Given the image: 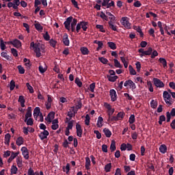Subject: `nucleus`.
<instances>
[{
  "instance_id": "3",
  "label": "nucleus",
  "mask_w": 175,
  "mask_h": 175,
  "mask_svg": "<svg viewBox=\"0 0 175 175\" xmlns=\"http://www.w3.org/2000/svg\"><path fill=\"white\" fill-rule=\"evenodd\" d=\"M163 98L167 105H173V99L172 98V95L169 94V92L164 91L163 93Z\"/></svg>"
},
{
  "instance_id": "44",
  "label": "nucleus",
  "mask_w": 175,
  "mask_h": 175,
  "mask_svg": "<svg viewBox=\"0 0 175 175\" xmlns=\"http://www.w3.org/2000/svg\"><path fill=\"white\" fill-rule=\"evenodd\" d=\"M163 121H166V117L164 115H161L159 116V125H162V122H163Z\"/></svg>"
},
{
  "instance_id": "54",
  "label": "nucleus",
  "mask_w": 175,
  "mask_h": 175,
  "mask_svg": "<svg viewBox=\"0 0 175 175\" xmlns=\"http://www.w3.org/2000/svg\"><path fill=\"white\" fill-rule=\"evenodd\" d=\"M15 87H16V82H14V80H12L10 81V91H13V90H14Z\"/></svg>"
},
{
  "instance_id": "28",
  "label": "nucleus",
  "mask_w": 175,
  "mask_h": 175,
  "mask_svg": "<svg viewBox=\"0 0 175 175\" xmlns=\"http://www.w3.org/2000/svg\"><path fill=\"white\" fill-rule=\"evenodd\" d=\"M10 172H11V175L17 174V172H18V168H17L16 165H13L11 167Z\"/></svg>"
},
{
  "instance_id": "63",
  "label": "nucleus",
  "mask_w": 175,
  "mask_h": 175,
  "mask_svg": "<svg viewBox=\"0 0 175 175\" xmlns=\"http://www.w3.org/2000/svg\"><path fill=\"white\" fill-rule=\"evenodd\" d=\"M43 38L46 41L50 40V35L49 34L48 31H46L45 34H44Z\"/></svg>"
},
{
  "instance_id": "62",
  "label": "nucleus",
  "mask_w": 175,
  "mask_h": 175,
  "mask_svg": "<svg viewBox=\"0 0 175 175\" xmlns=\"http://www.w3.org/2000/svg\"><path fill=\"white\" fill-rule=\"evenodd\" d=\"M90 90L91 92H95V83H92L90 85Z\"/></svg>"
},
{
  "instance_id": "27",
  "label": "nucleus",
  "mask_w": 175,
  "mask_h": 175,
  "mask_svg": "<svg viewBox=\"0 0 175 175\" xmlns=\"http://www.w3.org/2000/svg\"><path fill=\"white\" fill-rule=\"evenodd\" d=\"M103 132L105 133L106 137H111V131L109 129L105 128Z\"/></svg>"
},
{
  "instance_id": "55",
  "label": "nucleus",
  "mask_w": 175,
  "mask_h": 175,
  "mask_svg": "<svg viewBox=\"0 0 175 175\" xmlns=\"http://www.w3.org/2000/svg\"><path fill=\"white\" fill-rule=\"evenodd\" d=\"M134 1L133 6L135 8H140L142 6V3L139 1L135 0Z\"/></svg>"
},
{
  "instance_id": "59",
  "label": "nucleus",
  "mask_w": 175,
  "mask_h": 175,
  "mask_svg": "<svg viewBox=\"0 0 175 175\" xmlns=\"http://www.w3.org/2000/svg\"><path fill=\"white\" fill-rule=\"evenodd\" d=\"M94 133L95 135H96L97 139H101V137H102V134L99 132V131L95 130V131H94Z\"/></svg>"
},
{
  "instance_id": "64",
  "label": "nucleus",
  "mask_w": 175,
  "mask_h": 175,
  "mask_svg": "<svg viewBox=\"0 0 175 175\" xmlns=\"http://www.w3.org/2000/svg\"><path fill=\"white\" fill-rule=\"evenodd\" d=\"M27 175H35V172H33V170L31 167H30L27 170Z\"/></svg>"
},
{
  "instance_id": "17",
  "label": "nucleus",
  "mask_w": 175,
  "mask_h": 175,
  "mask_svg": "<svg viewBox=\"0 0 175 175\" xmlns=\"http://www.w3.org/2000/svg\"><path fill=\"white\" fill-rule=\"evenodd\" d=\"M107 79H108V81H109L111 83H115V81H117V79H118V76L117 75H107Z\"/></svg>"
},
{
  "instance_id": "22",
  "label": "nucleus",
  "mask_w": 175,
  "mask_h": 175,
  "mask_svg": "<svg viewBox=\"0 0 175 175\" xmlns=\"http://www.w3.org/2000/svg\"><path fill=\"white\" fill-rule=\"evenodd\" d=\"M133 29H135V31H137V32L139 33L141 38H143V36H144V33H143L140 26H133Z\"/></svg>"
},
{
  "instance_id": "16",
  "label": "nucleus",
  "mask_w": 175,
  "mask_h": 175,
  "mask_svg": "<svg viewBox=\"0 0 175 175\" xmlns=\"http://www.w3.org/2000/svg\"><path fill=\"white\" fill-rule=\"evenodd\" d=\"M12 46L16 49H20L21 47V41L18 39H15L12 41Z\"/></svg>"
},
{
  "instance_id": "11",
  "label": "nucleus",
  "mask_w": 175,
  "mask_h": 175,
  "mask_svg": "<svg viewBox=\"0 0 175 175\" xmlns=\"http://www.w3.org/2000/svg\"><path fill=\"white\" fill-rule=\"evenodd\" d=\"M109 95L111 96V100L112 102H116V100H117V92L115 90H110Z\"/></svg>"
},
{
  "instance_id": "9",
  "label": "nucleus",
  "mask_w": 175,
  "mask_h": 175,
  "mask_svg": "<svg viewBox=\"0 0 175 175\" xmlns=\"http://www.w3.org/2000/svg\"><path fill=\"white\" fill-rule=\"evenodd\" d=\"M21 151L22 152V155H23L25 159H29V151L27 147H22Z\"/></svg>"
},
{
  "instance_id": "37",
  "label": "nucleus",
  "mask_w": 175,
  "mask_h": 175,
  "mask_svg": "<svg viewBox=\"0 0 175 175\" xmlns=\"http://www.w3.org/2000/svg\"><path fill=\"white\" fill-rule=\"evenodd\" d=\"M69 170H70V164L67 163L66 167H63V171L66 172V174H69Z\"/></svg>"
},
{
  "instance_id": "21",
  "label": "nucleus",
  "mask_w": 175,
  "mask_h": 175,
  "mask_svg": "<svg viewBox=\"0 0 175 175\" xmlns=\"http://www.w3.org/2000/svg\"><path fill=\"white\" fill-rule=\"evenodd\" d=\"M81 27L82 28L83 31H87L88 29V22H85L84 21H81Z\"/></svg>"
},
{
  "instance_id": "13",
  "label": "nucleus",
  "mask_w": 175,
  "mask_h": 175,
  "mask_svg": "<svg viewBox=\"0 0 175 175\" xmlns=\"http://www.w3.org/2000/svg\"><path fill=\"white\" fill-rule=\"evenodd\" d=\"M49 135H50V133H49L48 131L44 130L43 132H41V133L39 134V137L42 140H44V139H47Z\"/></svg>"
},
{
  "instance_id": "19",
  "label": "nucleus",
  "mask_w": 175,
  "mask_h": 175,
  "mask_svg": "<svg viewBox=\"0 0 175 175\" xmlns=\"http://www.w3.org/2000/svg\"><path fill=\"white\" fill-rule=\"evenodd\" d=\"M80 51L83 55H88L90 54V51L88 50V48L82 46L80 49Z\"/></svg>"
},
{
  "instance_id": "31",
  "label": "nucleus",
  "mask_w": 175,
  "mask_h": 175,
  "mask_svg": "<svg viewBox=\"0 0 175 175\" xmlns=\"http://www.w3.org/2000/svg\"><path fill=\"white\" fill-rule=\"evenodd\" d=\"M16 163L18 167H23V159L20 157L16 158Z\"/></svg>"
},
{
  "instance_id": "33",
  "label": "nucleus",
  "mask_w": 175,
  "mask_h": 175,
  "mask_svg": "<svg viewBox=\"0 0 175 175\" xmlns=\"http://www.w3.org/2000/svg\"><path fill=\"white\" fill-rule=\"evenodd\" d=\"M107 45L111 50H116V49H117V45L113 42H108Z\"/></svg>"
},
{
  "instance_id": "12",
  "label": "nucleus",
  "mask_w": 175,
  "mask_h": 175,
  "mask_svg": "<svg viewBox=\"0 0 175 175\" xmlns=\"http://www.w3.org/2000/svg\"><path fill=\"white\" fill-rule=\"evenodd\" d=\"M31 117H32V107H28L27 111L25 114V122H27V120L31 118Z\"/></svg>"
},
{
  "instance_id": "61",
  "label": "nucleus",
  "mask_w": 175,
  "mask_h": 175,
  "mask_svg": "<svg viewBox=\"0 0 175 175\" xmlns=\"http://www.w3.org/2000/svg\"><path fill=\"white\" fill-rule=\"evenodd\" d=\"M82 107H83V103H81V100H79L77 103L75 109L79 110V109H81Z\"/></svg>"
},
{
  "instance_id": "34",
  "label": "nucleus",
  "mask_w": 175,
  "mask_h": 175,
  "mask_svg": "<svg viewBox=\"0 0 175 175\" xmlns=\"http://www.w3.org/2000/svg\"><path fill=\"white\" fill-rule=\"evenodd\" d=\"M159 61L161 64H162L163 68H166V66H167V62H166V59L160 57L159 59Z\"/></svg>"
},
{
  "instance_id": "38",
  "label": "nucleus",
  "mask_w": 175,
  "mask_h": 175,
  "mask_svg": "<svg viewBox=\"0 0 175 175\" xmlns=\"http://www.w3.org/2000/svg\"><path fill=\"white\" fill-rule=\"evenodd\" d=\"M17 68L18 69V72L20 75H24V73H25V70L23 66L19 65L17 66Z\"/></svg>"
},
{
  "instance_id": "26",
  "label": "nucleus",
  "mask_w": 175,
  "mask_h": 175,
  "mask_svg": "<svg viewBox=\"0 0 175 175\" xmlns=\"http://www.w3.org/2000/svg\"><path fill=\"white\" fill-rule=\"evenodd\" d=\"M159 151L161 152V154H166V152L167 151V147H166V145L163 144L159 147Z\"/></svg>"
},
{
  "instance_id": "43",
  "label": "nucleus",
  "mask_w": 175,
  "mask_h": 175,
  "mask_svg": "<svg viewBox=\"0 0 175 175\" xmlns=\"http://www.w3.org/2000/svg\"><path fill=\"white\" fill-rule=\"evenodd\" d=\"M98 61H100V62H101L104 65L107 64V63L109 62V60L105 57H98Z\"/></svg>"
},
{
  "instance_id": "53",
  "label": "nucleus",
  "mask_w": 175,
  "mask_h": 175,
  "mask_svg": "<svg viewBox=\"0 0 175 175\" xmlns=\"http://www.w3.org/2000/svg\"><path fill=\"white\" fill-rule=\"evenodd\" d=\"M96 28H97V29H99L100 32H106V31L103 28V25H96Z\"/></svg>"
},
{
  "instance_id": "51",
  "label": "nucleus",
  "mask_w": 175,
  "mask_h": 175,
  "mask_svg": "<svg viewBox=\"0 0 175 175\" xmlns=\"http://www.w3.org/2000/svg\"><path fill=\"white\" fill-rule=\"evenodd\" d=\"M116 8V3L114 1H111V2L108 3V5H107V9H110V8Z\"/></svg>"
},
{
  "instance_id": "1",
  "label": "nucleus",
  "mask_w": 175,
  "mask_h": 175,
  "mask_svg": "<svg viewBox=\"0 0 175 175\" xmlns=\"http://www.w3.org/2000/svg\"><path fill=\"white\" fill-rule=\"evenodd\" d=\"M30 49L34 51L37 58H40V57H42V53H44V49L43 46H40V43L39 42L35 44L34 42H31L30 43Z\"/></svg>"
},
{
  "instance_id": "6",
  "label": "nucleus",
  "mask_w": 175,
  "mask_h": 175,
  "mask_svg": "<svg viewBox=\"0 0 175 175\" xmlns=\"http://www.w3.org/2000/svg\"><path fill=\"white\" fill-rule=\"evenodd\" d=\"M120 23L124 28H126V29H131V23H129V20L128 17L126 16L122 17L120 20Z\"/></svg>"
},
{
  "instance_id": "32",
  "label": "nucleus",
  "mask_w": 175,
  "mask_h": 175,
  "mask_svg": "<svg viewBox=\"0 0 175 175\" xmlns=\"http://www.w3.org/2000/svg\"><path fill=\"white\" fill-rule=\"evenodd\" d=\"M0 49L3 51V50L6 49V44H5V42L3 41V39H0Z\"/></svg>"
},
{
  "instance_id": "58",
  "label": "nucleus",
  "mask_w": 175,
  "mask_h": 175,
  "mask_svg": "<svg viewBox=\"0 0 175 175\" xmlns=\"http://www.w3.org/2000/svg\"><path fill=\"white\" fill-rule=\"evenodd\" d=\"M132 83H133V81L131 79H129L124 82V87H128V85L129 87H131Z\"/></svg>"
},
{
  "instance_id": "20",
  "label": "nucleus",
  "mask_w": 175,
  "mask_h": 175,
  "mask_svg": "<svg viewBox=\"0 0 175 175\" xmlns=\"http://www.w3.org/2000/svg\"><path fill=\"white\" fill-rule=\"evenodd\" d=\"M90 166H91V160L90 159V157H85V167L86 170H90Z\"/></svg>"
},
{
  "instance_id": "39",
  "label": "nucleus",
  "mask_w": 175,
  "mask_h": 175,
  "mask_svg": "<svg viewBox=\"0 0 175 175\" xmlns=\"http://www.w3.org/2000/svg\"><path fill=\"white\" fill-rule=\"evenodd\" d=\"M111 170V163H109L105 166V171L106 173H109Z\"/></svg>"
},
{
  "instance_id": "8",
  "label": "nucleus",
  "mask_w": 175,
  "mask_h": 175,
  "mask_svg": "<svg viewBox=\"0 0 175 175\" xmlns=\"http://www.w3.org/2000/svg\"><path fill=\"white\" fill-rule=\"evenodd\" d=\"M73 20V16H69L67 18L64 23V25L68 31H70V23H72Z\"/></svg>"
},
{
  "instance_id": "45",
  "label": "nucleus",
  "mask_w": 175,
  "mask_h": 175,
  "mask_svg": "<svg viewBox=\"0 0 175 175\" xmlns=\"http://www.w3.org/2000/svg\"><path fill=\"white\" fill-rule=\"evenodd\" d=\"M73 124H75V120L70 121L66 129H68L69 131H70V129H72Z\"/></svg>"
},
{
  "instance_id": "35",
  "label": "nucleus",
  "mask_w": 175,
  "mask_h": 175,
  "mask_svg": "<svg viewBox=\"0 0 175 175\" xmlns=\"http://www.w3.org/2000/svg\"><path fill=\"white\" fill-rule=\"evenodd\" d=\"M75 84H77V85H78L79 88H81L83 87V82L80 81L79 77H77L75 79Z\"/></svg>"
},
{
  "instance_id": "4",
  "label": "nucleus",
  "mask_w": 175,
  "mask_h": 175,
  "mask_svg": "<svg viewBox=\"0 0 175 175\" xmlns=\"http://www.w3.org/2000/svg\"><path fill=\"white\" fill-rule=\"evenodd\" d=\"M138 53H141L139 55V57L141 58H143V57H145V55H151V54H152V47H149L147 51H144V49H139L138 50Z\"/></svg>"
},
{
  "instance_id": "18",
  "label": "nucleus",
  "mask_w": 175,
  "mask_h": 175,
  "mask_svg": "<svg viewBox=\"0 0 175 175\" xmlns=\"http://www.w3.org/2000/svg\"><path fill=\"white\" fill-rule=\"evenodd\" d=\"M18 154H20V152H12L10 158L8 159V163H10V162H12V161H13V159H14V158H16V157L18 155Z\"/></svg>"
},
{
  "instance_id": "42",
  "label": "nucleus",
  "mask_w": 175,
  "mask_h": 175,
  "mask_svg": "<svg viewBox=\"0 0 175 175\" xmlns=\"http://www.w3.org/2000/svg\"><path fill=\"white\" fill-rule=\"evenodd\" d=\"M129 70L130 75L133 76H135V75H136V70H135V69L132 66L130 65L129 66Z\"/></svg>"
},
{
  "instance_id": "36",
  "label": "nucleus",
  "mask_w": 175,
  "mask_h": 175,
  "mask_svg": "<svg viewBox=\"0 0 175 175\" xmlns=\"http://www.w3.org/2000/svg\"><path fill=\"white\" fill-rule=\"evenodd\" d=\"M57 42L53 38L49 40L50 46H51V47H53V49H55V46H57Z\"/></svg>"
},
{
  "instance_id": "50",
  "label": "nucleus",
  "mask_w": 175,
  "mask_h": 175,
  "mask_svg": "<svg viewBox=\"0 0 175 175\" xmlns=\"http://www.w3.org/2000/svg\"><path fill=\"white\" fill-rule=\"evenodd\" d=\"M69 144H70V143L68 142V139H64L62 146L64 148H69Z\"/></svg>"
},
{
  "instance_id": "29",
  "label": "nucleus",
  "mask_w": 175,
  "mask_h": 175,
  "mask_svg": "<svg viewBox=\"0 0 175 175\" xmlns=\"http://www.w3.org/2000/svg\"><path fill=\"white\" fill-rule=\"evenodd\" d=\"M16 144L17 146H21L22 144H24V138H23V137H18L16 139Z\"/></svg>"
},
{
  "instance_id": "15",
  "label": "nucleus",
  "mask_w": 175,
  "mask_h": 175,
  "mask_svg": "<svg viewBox=\"0 0 175 175\" xmlns=\"http://www.w3.org/2000/svg\"><path fill=\"white\" fill-rule=\"evenodd\" d=\"M62 42L64 46H69L70 42L69 41V38L68 37V33H64L63 36Z\"/></svg>"
},
{
  "instance_id": "24",
  "label": "nucleus",
  "mask_w": 175,
  "mask_h": 175,
  "mask_svg": "<svg viewBox=\"0 0 175 175\" xmlns=\"http://www.w3.org/2000/svg\"><path fill=\"white\" fill-rule=\"evenodd\" d=\"M40 114V108L39 107H37L33 110L34 118H38Z\"/></svg>"
},
{
  "instance_id": "41",
  "label": "nucleus",
  "mask_w": 175,
  "mask_h": 175,
  "mask_svg": "<svg viewBox=\"0 0 175 175\" xmlns=\"http://www.w3.org/2000/svg\"><path fill=\"white\" fill-rule=\"evenodd\" d=\"M116 141H112L111 142V144L110 145V150H111V152H113V151H116Z\"/></svg>"
},
{
  "instance_id": "2",
  "label": "nucleus",
  "mask_w": 175,
  "mask_h": 175,
  "mask_svg": "<svg viewBox=\"0 0 175 175\" xmlns=\"http://www.w3.org/2000/svg\"><path fill=\"white\" fill-rule=\"evenodd\" d=\"M106 14L107 16H111V17H109V21L108 22V25L110 28V29H111L112 31H115L116 32H117L118 28V27H117V25H114V23H116V17L114 16V15L113 14H111V12H106Z\"/></svg>"
},
{
  "instance_id": "10",
  "label": "nucleus",
  "mask_w": 175,
  "mask_h": 175,
  "mask_svg": "<svg viewBox=\"0 0 175 175\" xmlns=\"http://www.w3.org/2000/svg\"><path fill=\"white\" fill-rule=\"evenodd\" d=\"M76 130H77V136H78V137H82L83 129L81 128V125H80L79 123L76 124Z\"/></svg>"
},
{
  "instance_id": "40",
  "label": "nucleus",
  "mask_w": 175,
  "mask_h": 175,
  "mask_svg": "<svg viewBox=\"0 0 175 175\" xmlns=\"http://www.w3.org/2000/svg\"><path fill=\"white\" fill-rule=\"evenodd\" d=\"M114 62V65L116 68H122V65H121V63H120V62H118V60L117 59H113Z\"/></svg>"
},
{
  "instance_id": "7",
  "label": "nucleus",
  "mask_w": 175,
  "mask_h": 175,
  "mask_svg": "<svg viewBox=\"0 0 175 175\" xmlns=\"http://www.w3.org/2000/svg\"><path fill=\"white\" fill-rule=\"evenodd\" d=\"M153 83L157 88H163L165 83L158 78H153Z\"/></svg>"
},
{
  "instance_id": "5",
  "label": "nucleus",
  "mask_w": 175,
  "mask_h": 175,
  "mask_svg": "<svg viewBox=\"0 0 175 175\" xmlns=\"http://www.w3.org/2000/svg\"><path fill=\"white\" fill-rule=\"evenodd\" d=\"M21 2H20V0L14 1V2H9L7 4L8 8L10 9V8H12L14 10H16V12H18V6H20Z\"/></svg>"
},
{
  "instance_id": "52",
  "label": "nucleus",
  "mask_w": 175,
  "mask_h": 175,
  "mask_svg": "<svg viewBox=\"0 0 175 175\" xmlns=\"http://www.w3.org/2000/svg\"><path fill=\"white\" fill-rule=\"evenodd\" d=\"M26 124L27 125H29L30 126H32V125H33V119L29 118V119L27 120Z\"/></svg>"
},
{
  "instance_id": "30",
  "label": "nucleus",
  "mask_w": 175,
  "mask_h": 175,
  "mask_svg": "<svg viewBox=\"0 0 175 175\" xmlns=\"http://www.w3.org/2000/svg\"><path fill=\"white\" fill-rule=\"evenodd\" d=\"M116 116L118 117V120L119 121H122V120H124V117H125V113L124 112H119V113H118Z\"/></svg>"
},
{
  "instance_id": "60",
  "label": "nucleus",
  "mask_w": 175,
  "mask_h": 175,
  "mask_svg": "<svg viewBox=\"0 0 175 175\" xmlns=\"http://www.w3.org/2000/svg\"><path fill=\"white\" fill-rule=\"evenodd\" d=\"M18 102L19 103H25V98H24V96H19Z\"/></svg>"
},
{
  "instance_id": "25",
  "label": "nucleus",
  "mask_w": 175,
  "mask_h": 175,
  "mask_svg": "<svg viewBox=\"0 0 175 175\" xmlns=\"http://www.w3.org/2000/svg\"><path fill=\"white\" fill-rule=\"evenodd\" d=\"M12 137V136L10 135V133H7L5 135V139H4V143L5 144H7V146H9V143H10V138Z\"/></svg>"
},
{
  "instance_id": "48",
  "label": "nucleus",
  "mask_w": 175,
  "mask_h": 175,
  "mask_svg": "<svg viewBox=\"0 0 175 175\" xmlns=\"http://www.w3.org/2000/svg\"><path fill=\"white\" fill-rule=\"evenodd\" d=\"M136 121V119L135 118V116L133 114L131 115L129 119V124H132Z\"/></svg>"
},
{
  "instance_id": "49",
  "label": "nucleus",
  "mask_w": 175,
  "mask_h": 175,
  "mask_svg": "<svg viewBox=\"0 0 175 175\" xmlns=\"http://www.w3.org/2000/svg\"><path fill=\"white\" fill-rule=\"evenodd\" d=\"M1 57H3V58H5V59H10V56L9 55H8V53L6 52H2L1 53Z\"/></svg>"
},
{
  "instance_id": "57",
  "label": "nucleus",
  "mask_w": 175,
  "mask_h": 175,
  "mask_svg": "<svg viewBox=\"0 0 175 175\" xmlns=\"http://www.w3.org/2000/svg\"><path fill=\"white\" fill-rule=\"evenodd\" d=\"M11 53L14 57H18V53H17V49L12 48L11 49Z\"/></svg>"
},
{
  "instance_id": "46",
  "label": "nucleus",
  "mask_w": 175,
  "mask_h": 175,
  "mask_svg": "<svg viewBox=\"0 0 175 175\" xmlns=\"http://www.w3.org/2000/svg\"><path fill=\"white\" fill-rule=\"evenodd\" d=\"M26 87L29 90L30 94H33V88L29 84V83H26Z\"/></svg>"
},
{
  "instance_id": "23",
  "label": "nucleus",
  "mask_w": 175,
  "mask_h": 175,
  "mask_svg": "<svg viewBox=\"0 0 175 175\" xmlns=\"http://www.w3.org/2000/svg\"><path fill=\"white\" fill-rule=\"evenodd\" d=\"M96 126L98 128H102V126H103V118L100 116L98 118Z\"/></svg>"
},
{
  "instance_id": "56",
  "label": "nucleus",
  "mask_w": 175,
  "mask_h": 175,
  "mask_svg": "<svg viewBox=\"0 0 175 175\" xmlns=\"http://www.w3.org/2000/svg\"><path fill=\"white\" fill-rule=\"evenodd\" d=\"M35 28H36V29H37V31H43V26H42L39 23H36L35 25Z\"/></svg>"
},
{
  "instance_id": "47",
  "label": "nucleus",
  "mask_w": 175,
  "mask_h": 175,
  "mask_svg": "<svg viewBox=\"0 0 175 175\" xmlns=\"http://www.w3.org/2000/svg\"><path fill=\"white\" fill-rule=\"evenodd\" d=\"M157 106H158V103H157L154 100H152L150 102V107H152V109H157Z\"/></svg>"
},
{
  "instance_id": "14",
  "label": "nucleus",
  "mask_w": 175,
  "mask_h": 175,
  "mask_svg": "<svg viewBox=\"0 0 175 175\" xmlns=\"http://www.w3.org/2000/svg\"><path fill=\"white\" fill-rule=\"evenodd\" d=\"M76 25H77V20L72 18V21L71 22L70 29L72 32H76Z\"/></svg>"
}]
</instances>
